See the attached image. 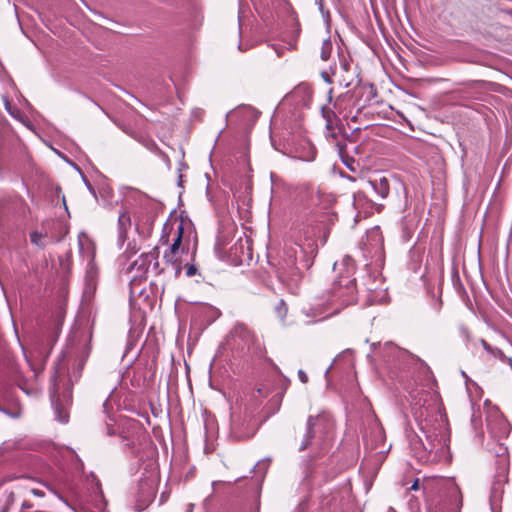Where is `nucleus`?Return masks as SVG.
<instances>
[{"label":"nucleus","mask_w":512,"mask_h":512,"mask_svg":"<svg viewBox=\"0 0 512 512\" xmlns=\"http://www.w3.org/2000/svg\"><path fill=\"white\" fill-rule=\"evenodd\" d=\"M345 273H341L334 281L327 297L316 298L312 303L303 307L302 314L307 318L306 324L315 323L338 314L345 307L360 303L363 306L384 302L386 293L379 289L375 281L365 283V289L360 290L353 277L354 261L346 256L341 262Z\"/></svg>","instance_id":"f257e3e1"},{"label":"nucleus","mask_w":512,"mask_h":512,"mask_svg":"<svg viewBox=\"0 0 512 512\" xmlns=\"http://www.w3.org/2000/svg\"><path fill=\"white\" fill-rule=\"evenodd\" d=\"M424 439L416 436L410 440L413 455L422 463L448 462L450 460V434L446 415L439 405L419 422Z\"/></svg>","instance_id":"f03ea898"},{"label":"nucleus","mask_w":512,"mask_h":512,"mask_svg":"<svg viewBox=\"0 0 512 512\" xmlns=\"http://www.w3.org/2000/svg\"><path fill=\"white\" fill-rule=\"evenodd\" d=\"M51 402L55 413L56 420L65 424L69 421L68 406L72 401L71 387L67 385L62 393L58 392L57 376L54 374L51 377Z\"/></svg>","instance_id":"7ed1b4c3"},{"label":"nucleus","mask_w":512,"mask_h":512,"mask_svg":"<svg viewBox=\"0 0 512 512\" xmlns=\"http://www.w3.org/2000/svg\"><path fill=\"white\" fill-rule=\"evenodd\" d=\"M120 438L125 446L137 454L140 451V446L147 442L148 435L139 422L133 420L127 422V429L120 433Z\"/></svg>","instance_id":"20e7f679"},{"label":"nucleus","mask_w":512,"mask_h":512,"mask_svg":"<svg viewBox=\"0 0 512 512\" xmlns=\"http://www.w3.org/2000/svg\"><path fill=\"white\" fill-rule=\"evenodd\" d=\"M189 239L185 236L184 223L179 221L169 251L164 253V259L168 263H174L178 257L188 251Z\"/></svg>","instance_id":"39448f33"},{"label":"nucleus","mask_w":512,"mask_h":512,"mask_svg":"<svg viewBox=\"0 0 512 512\" xmlns=\"http://www.w3.org/2000/svg\"><path fill=\"white\" fill-rule=\"evenodd\" d=\"M331 425L330 416L325 413H321L316 416H309L306 423V432L301 441L299 450L303 451L311 446L316 431H319L322 427L328 428Z\"/></svg>","instance_id":"423d86ee"},{"label":"nucleus","mask_w":512,"mask_h":512,"mask_svg":"<svg viewBox=\"0 0 512 512\" xmlns=\"http://www.w3.org/2000/svg\"><path fill=\"white\" fill-rule=\"evenodd\" d=\"M487 427L491 434V437L494 439L505 438L510 433V425L507 420L503 417V415L495 410L491 413L487 418Z\"/></svg>","instance_id":"0eeeda50"},{"label":"nucleus","mask_w":512,"mask_h":512,"mask_svg":"<svg viewBox=\"0 0 512 512\" xmlns=\"http://www.w3.org/2000/svg\"><path fill=\"white\" fill-rule=\"evenodd\" d=\"M132 269H136L142 276L150 271L159 273L158 253L149 251L142 253L132 264Z\"/></svg>","instance_id":"6e6552de"},{"label":"nucleus","mask_w":512,"mask_h":512,"mask_svg":"<svg viewBox=\"0 0 512 512\" xmlns=\"http://www.w3.org/2000/svg\"><path fill=\"white\" fill-rule=\"evenodd\" d=\"M366 184L382 199L386 198L390 193V181L386 176L377 175L369 179Z\"/></svg>","instance_id":"1a4fd4ad"},{"label":"nucleus","mask_w":512,"mask_h":512,"mask_svg":"<svg viewBox=\"0 0 512 512\" xmlns=\"http://www.w3.org/2000/svg\"><path fill=\"white\" fill-rule=\"evenodd\" d=\"M231 336L234 339L240 340L247 347L253 344L255 338L251 330L244 324L235 325L231 331Z\"/></svg>","instance_id":"9d476101"},{"label":"nucleus","mask_w":512,"mask_h":512,"mask_svg":"<svg viewBox=\"0 0 512 512\" xmlns=\"http://www.w3.org/2000/svg\"><path fill=\"white\" fill-rule=\"evenodd\" d=\"M447 492L449 497L450 512H460L462 507V495L459 487L451 482L448 484Z\"/></svg>","instance_id":"9b49d317"},{"label":"nucleus","mask_w":512,"mask_h":512,"mask_svg":"<svg viewBox=\"0 0 512 512\" xmlns=\"http://www.w3.org/2000/svg\"><path fill=\"white\" fill-rule=\"evenodd\" d=\"M141 494L139 500L144 504L153 501L156 493L155 480L147 479L140 483Z\"/></svg>","instance_id":"f8f14e48"},{"label":"nucleus","mask_w":512,"mask_h":512,"mask_svg":"<svg viewBox=\"0 0 512 512\" xmlns=\"http://www.w3.org/2000/svg\"><path fill=\"white\" fill-rule=\"evenodd\" d=\"M131 226V218L128 212L123 211L118 216V237L119 240L124 242L126 233Z\"/></svg>","instance_id":"ddd939ff"},{"label":"nucleus","mask_w":512,"mask_h":512,"mask_svg":"<svg viewBox=\"0 0 512 512\" xmlns=\"http://www.w3.org/2000/svg\"><path fill=\"white\" fill-rule=\"evenodd\" d=\"M490 451L499 457V461L502 465L508 463V448L503 443L495 442L493 447H490Z\"/></svg>","instance_id":"4468645a"},{"label":"nucleus","mask_w":512,"mask_h":512,"mask_svg":"<svg viewBox=\"0 0 512 512\" xmlns=\"http://www.w3.org/2000/svg\"><path fill=\"white\" fill-rule=\"evenodd\" d=\"M178 222L179 221L166 222L163 225L162 234H161V238H160V241L162 244H167L169 242V236L171 233H173V235L175 234V229L177 227Z\"/></svg>","instance_id":"2eb2a0df"},{"label":"nucleus","mask_w":512,"mask_h":512,"mask_svg":"<svg viewBox=\"0 0 512 512\" xmlns=\"http://www.w3.org/2000/svg\"><path fill=\"white\" fill-rule=\"evenodd\" d=\"M503 494V485L500 482H496L492 486L491 490V502L494 504L501 500Z\"/></svg>","instance_id":"dca6fc26"},{"label":"nucleus","mask_w":512,"mask_h":512,"mask_svg":"<svg viewBox=\"0 0 512 512\" xmlns=\"http://www.w3.org/2000/svg\"><path fill=\"white\" fill-rule=\"evenodd\" d=\"M298 245L304 253L312 254L316 250V245L312 239H305V243H298Z\"/></svg>","instance_id":"f3484780"},{"label":"nucleus","mask_w":512,"mask_h":512,"mask_svg":"<svg viewBox=\"0 0 512 512\" xmlns=\"http://www.w3.org/2000/svg\"><path fill=\"white\" fill-rule=\"evenodd\" d=\"M332 49V43L329 39L325 40L322 44L321 58L326 61L329 59Z\"/></svg>","instance_id":"a211bd4d"},{"label":"nucleus","mask_w":512,"mask_h":512,"mask_svg":"<svg viewBox=\"0 0 512 512\" xmlns=\"http://www.w3.org/2000/svg\"><path fill=\"white\" fill-rule=\"evenodd\" d=\"M269 467L268 459H262L257 462V464L254 466L253 471H259L262 473L261 478L263 479L265 476V473L267 472Z\"/></svg>","instance_id":"6ab92c4d"},{"label":"nucleus","mask_w":512,"mask_h":512,"mask_svg":"<svg viewBox=\"0 0 512 512\" xmlns=\"http://www.w3.org/2000/svg\"><path fill=\"white\" fill-rule=\"evenodd\" d=\"M276 313L279 317L284 318L287 314V306L284 301H280L276 306Z\"/></svg>","instance_id":"aec40b11"},{"label":"nucleus","mask_w":512,"mask_h":512,"mask_svg":"<svg viewBox=\"0 0 512 512\" xmlns=\"http://www.w3.org/2000/svg\"><path fill=\"white\" fill-rule=\"evenodd\" d=\"M489 355H491L494 358H498V359H500L502 361H505L507 359V357L505 356L503 351L501 349H499V348H496V347L492 348V351L489 353Z\"/></svg>","instance_id":"412c9836"},{"label":"nucleus","mask_w":512,"mask_h":512,"mask_svg":"<svg viewBox=\"0 0 512 512\" xmlns=\"http://www.w3.org/2000/svg\"><path fill=\"white\" fill-rule=\"evenodd\" d=\"M30 239H31V242L37 246H42L43 243L41 242V239H42V234H40L39 232H32L30 234Z\"/></svg>","instance_id":"4be33fe9"},{"label":"nucleus","mask_w":512,"mask_h":512,"mask_svg":"<svg viewBox=\"0 0 512 512\" xmlns=\"http://www.w3.org/2000/svg\"><path fill=\"white\" fill-rule=\"evenodd\" d=\"M27 489L32 495H34L36 497L42 498L45 496V492L40 488L31 487V488H27Z\"/></svg>","instance_id":"5701e85b"},{"label":"nucleus","mask_w":512,"mask_h":512,"mask_svg":"<svg viewBox=\"0 0 512 512\" xmlns=\"http://www.w3.org/2000/svg\"><path fill=\"white\" fill-rule=\"evenodd\" d=\"M33 346L40 357H46L49 354V350L40 348L37 342H34Z\"/></svg>","instance_id":"b1692460"},{"label":"nucleus","mask_w":512,"mask_h":512,"mask_svg":"<svg viewBox=\"0 0 512 512\" xmlns=\"http://www.w3.org/2000/svg\"><path fill=\"white\" fill-rule=\"evenodd\" d=\"M5 109H6V111H7V112L12 116V117H14V118H16V119H19V120L23 121V120L20 118V116H19L18 114H16L14 111H12V110H11L10 105H9V102H8V100H7V99H5Z\"/></svg>","instance_id":"393cba45"},{"label":"nucleus","mask_w":512,"mask_h":512,"mask_svg":"<svg viewBox=\"0 0 512 512\" xmlns=\"http://www.w3.org/2000/svg\"><path fill=\"white\" fill-rule=\"evenodd\" d=\"M196 273H197V268H196V266H195V265H193V264H192V265H189V266L187 267V269H186V275H187L188 277H192V276L196 275Z\"/></svg>","instance_id":"a878e982"},{"label":"nucleus","mask_w":512,"mask_h":512,"mask_svg":"<svg viewBox=\"0 0 512 512\" xmlns=\"http://www.w3.org/2000/svg\"><path fill=\"white\" fill-rule=\"evenodd\" d=\"M298 377H299V380L302 383H307L308 382V376H307V374L303 370H299L298 371Z\"/></svg>","instance_id":"bb28decb"},{"label":"nucleus","mask_w":512,"mask_h":512,"mask_svg":"<svg viewBox=\"0 0 512 512\" xmlns=\"http://www.w3.org/2000/svg\"><path fill=\"white\" fill-rule=\"evenodd\" d=\"M480 344L488 354L492 351L493 347L490 344H488L484 339L480 340Z\"/></svg>","instance_id":"cd10ccee"},{"label":"nucleus","mask_w":512,"mask_h":512,"mask_svg":"<svg viewBox=\"0 0 512 512\" xmlns=\"http://www.w3.org/2000/svg\"><path fill=\"white\" fill-rule=\"evenodd\" d=\"M480 344L488 354L492 351L493 347L490 344H488L484 339L480 340Z\"/></svg>","instance_id":"c85d7f7f"},{"label":"nucleus","mask_w":512,"mask_h":512,"mask_svg":"<svg viewBox=\"0 0 512 512\" xmlns=\"http://www.w3.org/2000/svg\"><path fill=\"white\" fill-rule=\"evenodd\" d=\"M106 433L108 436H114L116 434V432L111 424L106 425Z\"/></svg>","instance_id":"c756f323"},{"label":"nucleus","mask_w":512,"mask_h":512,"mask_svg":"<svg viewBox=\"0 0 512 512\" xmlns=\"http://www.w3.org/2000/svg\"><path fill=\"white\" fill-rule=\"evenodd\" d=\"M330 114H333V112L328 111L327 113H325V112L323 111V116L327 119V125H326V126H327V128H330V120H329V116H330Z\"/></svg>","instance_id":"7c9ffc66"},{"label":"nucleus","mask_w":512,"mask_h":512,"mask_svg":"<svg viewBox=\"0 0 512 512\" xmlns=\"http://www.w3.org/2000/svg\"><path fill=\"white\" fill-rule=\"evenodd\" d=\"M418 488V481L416 480L413 485L411 486V489L416 490Z\"/></svg>","instance_id":"2f4dec72"},{"label":"nucleus","mask_w":512,"mask_h":512,"mask_svg":"<svg viewBox=\"0 0 512 512\" xmlns=\"http://www.w3.org/2000/svg\"><path fill=\"white\" fill-rule=\"evenodd\" d=\"M93 253H90L89 254V263L92 265V262H93Z\"/></svg>","instance_id":"473e14b6"},{"label":"nucleus","mask_w":512,"mask_h":512,"mask_svg":"<svg viewBox=\"0 0 512 512\" xmlns=\"http://www.w3.org/2000/svg\"><path fill=\"white\" fill-rule=\"evenodd\" d=\"M506 360H507L510 368L512 369V358H507Z\"/></svg>","instance_id":"72a5a7b5"},{"label":"nucleus","mask_w":512,"mask_h":512,"mask_svg":"<svg viewBox=\"0 0 512 512\" xmlns=\"http://www.w3.org/2000/svg\"><path fill=\"white\" fill-rule=\"evenodd\" d=\"M372 234H375L377 237H379L378 229H374V230L372 231Z\"/></svg>","instance_id":"f704fd0d"},{"label":"nucleus","mask_w":512,"mask_h":512,"mask_svg":"<svg viewBox=\"0 0 512 512\" xmlns=\"http://www.w3.org/2000/svg\"><path fill=\"white\" fill-rule=\"evenodd\" d=\"M323 77H324V80H325L326 82L330 83V79H329V77H328V76L323 75Z\"/></svg>","instance_id":"c9c22d12"},{"label":"nucleus","mask_w":512,"mask_h":512,"mask_svg":"<svg viewBox=\"0 0 512 512\" xmlns=\"http://www.w3.org/2000/svg\"><path fill=\"white\" fill-rule=\"evenodd\" d=\"M313 159H314V156H311V157L305 158V160H307V161H310V160H313Z\"/></svg>","instance_id":"e433bc0d"},{"label":"nucleus","mask_w":512,"mask_h":512,"mask_svg":"<svg viewBox=\"0 0 512 512\" xmlns=\"http://www.w3.org/2000/svg\"><path fill=\"white\" fill-rule=\"evenodd\" d=\"M320 11L324 13L321 3H319Z\"/></svg>","instance_id":"4c0bfd02"},{"label":"nucleus","mask_w":512,"mask_h":512,"mask_svg":"<svg viewBox=\"0 0 512 512\" xmlns=\"http://www.w3.org/2000/svg\"><path fill=\"white\" fill-rule=\"evenodd\" d=\"M0 411H2V412H5V413H6V411H5L4 409H2L1 407H0Z\"/></svg>","instance_id":"58836bf2"}]
</instances>
